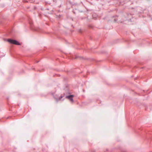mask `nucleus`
<instances>
[{"mask_svg": "<svg viewBox=\"0 0 152 152\" xmlns=\"http://www.w3.org/2000/svg\"><path fill=\"white\" fill-rule=\"evenodd\" d=\"M7 41L8 42L11 44L18 45H20L18 41L15 40H12L10 39H7Z\"/></svg>", "mask_w": 152, "mask_h": 152, "instance_id": "nucleus-1", "label": "nucleus"}, {"mask_svg": "<svg viewBox=\"0 0 152 152\" xmlns=\"http://www.w3.org/2000/svg\"><path fill=\"white\" fill-rule=\"evenodd\" d=\"M62 96H61V98H59V99H60L61 98H62Z\"/></svg>", "mask_w": 152, "mask_h": 152, "instance_id": "nucleus-3", "label": "nucleus"}, {"mask_svg": "<svg viewBox=\"0 0 152 152\" xmlns=\"http://www.w3.org/2000/svg\"><path fill=\"white\" fill-rule=\"evenodd\" d=\"M73 97V95H71L69 96H66V97L68 98L71 101L73 102V99H72V97Z\"/></svg>", "mask_w": 152, "mask_h": 152, "instance_id": "nucleus-2", "label": "nucleus"}]
</instances>
